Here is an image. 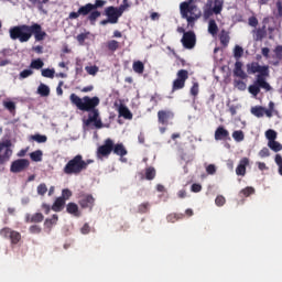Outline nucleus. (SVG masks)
<instances>
[{
	"mask_svg": "<svg viewBox=\"0 0 282 282\" xmlns=\"http://www.w3.org/2000/svg\"><path fill=\"white\" fill-rule=\"evenodd\" d=\"M220 43L223 45H228V43H230V36L228 35V33L223 32L220 35Z\"/></svg>",
	"mask_w": 282,
	"mask_h": 282,
	"instance_id": "nucleus-41",
	"label": "nucleus"
},
{
	"mask_svg": "<svg viewBox=\"0 0 282 282\" xmlns=\"http://www.w3.org/2000/svg\"><path fill=\"white\" fill-rule=\"evenodd\" d=\"M70 102L76 105L77 109L80 111H91L88 119L85 121L86 127L94 124L96 129H102V121L100 120V115L96 107L100 105V99L98 97H78L76 94L70 95Z\"/></svg>",
	"mask_w": 282,
	"mask_h": 282,
	"instance_id": "nucleus-1",
	"label": "nucleus"
},
{
	"mask_svg": "<svg viewBox=\"0 0 282 282\" xmlns=\"http://www.w3.org/2000/svg\"><path fill=\"white\" fill-rule=\"evenodd\" d=\"M206 171L209 175H215L217 167H215V165L210 164L206 167Z\"/></svg>",
	"mask_w": 282,
	"mask_h": 282,
	"instance_id": "nucleus-55",
	"label": "nucleus"
},
{
	"mask_svg": "<svg viewBox=\"0 0 282 282\" xmlns=\"http://www.w3.org/2000/svg\"><path fill=\"white\" fill-rule=\"evenodd\" d=\"M58 221V215H53L51 218H47L44 223V226L46 228H52L53 226H56Z\"/></svg>",
	"mask_w": 282,
	"mask_h": 282,
	"instance_id": "nucleus-28",
	"label": "nucleus"
},
{
	"mask_svg": "<svg viewBox=\"0 0 282 282\" xmlns=\"http://www.w3.org/2000/svg\"><path fill=\"white\" fill-rule=\"evenodd\" d=\"M230 133L224 127H218L215 131V140H224V138H228Z\"/></svg>",
	"mask_w": 282,
	"mask_h": 282,
	"instance_id": "nucleus-20",
	"label": "nucleus"
},
{
	"mask_svg": "<svg viewBox=\"0 0 282 282\" xmlns=\"http://www.w3.org/2000/svg\"><path fill=\"white\" fill-rule=\"evenodd\" d=\"M119 115L122 118H126V120H131L133 118V115L131 113L129 108H127L126 106H120L119 107Z\"/></svg>",
	"mask_w": 282,
	"mask_h": 282,
	"instance_id": "nucleus-22",
	"label": "nucleus"
},
{
	"mask_svg": "<svg viewBox=\"0 0 282 282\" xmlns=\"http://www.w3.org/2000/svg\"><path fill=\"white\" fill-rule=\"evenodd\" d=\"M183 19H186L188 25H192L202 17V11L193 2H183L180 6Z\"/></svg>",
	"mask_w": 282,
	"mask_h": 282,
	"instance_id": "nucleus-3",
	"label": "nucleus"
},
{
	"mask_svg": "<svg viewBox=\"0 0 282 282\" xmlns=\"http://www.w3.org/2000/svg\"><path fill=\"white\" fill-rule=\"evenodd\" d=\"M241 56H243V47L236 45L234 48V57L236 58V61H239Z\"/></svg>",
	"mask_w": 282,
	"mask_h": 282,
	"instance_id": "nucleus-33",
	"label": "nucleus"
},
{
	"mask_svg": "<svg viewBox=\"0 0 282 282\" xmlns=\"http://www.w3.org/2000/svg\"><path fill=\"white\" fill-rule=\"evenodd\" d=\"M132 69H133V72H135V74H143L144 73V64L140 61H137L133 63Z\"/></svg>",
	"mask_w": 282,
	"mask_h": 282,
	"instance_id": "nucleus-27",
	"label": "nucleus"
},
{
	"mask_svg": "<svg viewBox=\"0 0 282 282\" xmlns=\"http://www.w3.org/2000/svg\"><path fill=\"white\" fill-rule=\"evenodd\" d=\"M208 32L212 34V36H217V32H219V28L217 26V22H215V20L209 21Z\"/></svg>",
	"mask_w": 282,
	"mask_h": 282,
	"instance_id": "nucleus-25",
	"label": "nucleus"
},
{
	"mask_svg": "<svg viewBox=\"0 0 282 282\" xmlns=\"http://www.w3.org/2000/svg\"><path fill=\"white\" fill-rule=\"evenodd\" d=\"M45 193H47V185L42 183L37 186V195H45Z\"/></svg>",
	"mask_w": 282,
	"mask_h": 282,
	"instance_id": "nucleus-45",
	"label": "nucleus"
},
{
	"mask_svg": "<svg viewBox=\"0 0 282 282\" xmlns=\"http://www.w3.org/2000/svg\"><path fill=\"white\" fill-rule=\"evenodd\" d=\"M260 158H268V155H270V150H268L267 148L262 149L259 152Z\"/></svg>",
	"mask_w": 282,
	"mask_h": 282,
	"instance_id": "nucleus-58",
	"label": "nucleus"
},
{
	"mask_svg": "<svg viewBox=\"0 0 282 282\" xmlns=\"http://www.w3.org/2000/svg\"><path fill=\"white\" fill-rule=\"evenodd\" d=\"M186 80H188V70L181 69L176 74V79L173 82V90L184 89V85H186Z\"/></svg>",
	"mask_w": 282,
	"mask_h": 282,
	"instance_id": "nucleus-8",
	"label": "nucleus"
},
{
	"mask_svg": "<svg viewBox=\"0 0 282 282\" xmlns=\"http://www.w3.org/2000/svg\"><path fill=\"white\" fill-rule=\"evenodd\" d=\"M232 138L236 142H243L246 134L241 130H236L232 132Z\"/></svg>",
	"mask_w": 282,
	"mask_h": 282,
	"instance_id": "nucleus-29",
	"label": "nucleus"
},
{
	"mask_svg": "<svg viewBox=\"0 0 282 282\" xmlns=\"http://www.w3.org/2000/svg\"><path fill=\"white\" fill-rule=\"evenodd\" d=\"M265 138L269 140V142H272V141L276 140V131L268 130L265 132Z\"/></svg>",
	"mask_w": 282,
	"mask_h": 282,
	"instance_id": "nucleus-37",
	"label": "nucleus"
},
{
	"mask_svg": "<svg viewBox=\"0 0 282 282\" xmlns=\"http://www.w3.org/2000/svg\"><path fill=\"white\" fill-rule=\"evenodd\" d=\"M197 94H199V84L197 82H194L191 88V95L197 96Z\"/></svg>",
	"mask_w": 282,
	"mask_h": 282,
	"instance_id": "nucleus-44",
	"label": "nucleus"
},
{
	"mask_svg": "<svg viewBox=\"0 0 282 282\" xmlns=\"http://www.w3.org/2000/svg\"><path fill=\"white\" fill-rule=\"evenodd\" d=\"M12 141L9 139H4L0 141V166L10 162V158H12Z\"/></svg>",
	"mask_w": 282,
	"mask_h": 282,
	"instance_id": "nucleus-7",
	"label": "nucleus"
},
{
	"mask_svg": "<svg viewBox=\"0 0 282 282\" xmlns=\"http://www.w3.org/2000/svg\"><path fill=\"white\" fill-rule=\"evenodd\" d=\"M41 74L44 78H54L56 70L54 68H44L41 70Z\"/></svg>",
	"mask_w": 282,
	"mask_h": 282,
	"instance_id": "nucleus-31",
	"label": "nucleus"
},
{
	"mask_svg": "<svg viewBox=\"0 0 282 282\" xmlns=\"http://www.w3.org/2000/svg\"><path fill=\"white\" fill-rule=\"evenodd\" d=\"M32 74H34V70H32V68H28V69H24L20 73V80H23L25 78H30V76H32Z\"/></svg>",
	"mask_w": 282,
	"mask_h": 282,
	"instance_id": "nucleus-34",
	"label": "nucleus"
},
{
	"mask_svg": "<svg viewBox=\"0 0 282 282\" xmlns=\"http://www.w3.org/2000/svg\"><path fill=\"white\" fill-rule=\"evenodd\" d=\"M30 158L33 162H42L43 161V151L36 150L30 154Z\"/></svg>",
	"mask_w": 282,
	"mask_h": 282,
	"instance_id": "nucleus-26",
	"label": "nucleus"
},
{
	"mask_svg": "<svg viewBox=\"0 0 282 282\" xmlns=\"http://www.w3.org/2000/svg\"><path fill=\"white\" fill-rule=\"evenodd\" d=\"M224 10V0H213L207 1L204 7V19H210L213 14H219Z\"/></svg>",
	"mask_w": 282,
	"mask_h": 282,
	"instance_id": "nucleus-6",
	"label": "nucleus"
},
{
	"mask_svg": "<svg viewBox=\"0 0 282 282\" xmlns=\"http://www.w3.org/2000/svg\"><path fill=\"white\" fill-rule=\"evenodd\" d=\"M13 230L10 229V228H3L1 231H0V235L1 237H4V238H10L11 235H12Z\"/></svg>",
	"mask_w": 282,
	"mask_h": 282,
	"instance_id": "nucleus-48",
	"label": "nucleus"
},
{
	"mask_svg": "<svg viewBox=\"0 0 282 282\" xmlns=\"http://www.w3.org/2000/svg\"><path fill=\"white\" fill-rule=\"evenodd\" d=\"M100 17V11H93L89 15V21H96Z\"/></svg>",
	"mask_w": 282,
	"mask_h": 282,
	"instance_id": "nucleus-54",
	"label": "nucleus"
},
{
	"mask_svg": "<svg viewBox=\"0 0 282 282\" xmlns=\"http://www.w3.org/2000/svg\"><path fill=\"white\" fill-rule=\"evenodd\" d=\"M235 88L240 91H246L247 85L242 80H235Z\"/></svg>",
	"mask_w": 282,
	"mask_h": 282,
	"instance_id": "nucleus-40",
	"label": "nucleus"
},
{
	"mask_svg": "<svg viewBox=\"0 0 282 282\" xmlns=\"http://www.w3.org/2000/svg\"><path fill=\"white\" fill-rule=\"evenodd\" d=\"M129 8V3H127V0H123V4H121L117 10H119L120 14L122 15L124 13V10Z\"/></svg>",
	"mask_w": 282,
	"mask_h": 282,
	"instance_id": "nucleus-52",
	"label": "nucleus"
},
{
	"mask_svg": "<svg viewBox=\"0 0 282 282\" xmlns=\"http://www.w3.org/2000/svg\"><path fill=\"white\" fill-rule=\"evenodd\" d=\"M176 219H180V216H177V214H172L167 216V221L174 223Z\"/></svg>",
	"mask_w": 282,
	"mask_h": 282,
	"instance_id": "nucleus-63",
	"label": "nucleus"
},
{
	"mask_svg": "<svg viewBox=\"0 0 282 282\" xmlns=\"http://www.w3.org/2000/svg\"><path fill=\"white\" fill-rule=\"evenodd\" d=\"M234 76H237L238 78H241L242 80L248 78V74H246V72H243V63H241L240 61H237L235 64Z\"/></svg>",
	"mask_w": 282,
	"mask_h": 282,
	"instance_id": "nucleus-16",
	"label": "nucleus"
},
{
	"mask_svg": "<svg viewBox=\"0 0 282 282\" xmlns=\"http://www.w3.org/2000/svg\"><path fill=\"white\" fill-rule=\"evenodd\" d=\"M3 105L6 109H9V111H14V109H17L14 101L7 100V101H3Z\"/></svg>",
	"mask_w": 282,
	"mask_h": 282,
	"instance_id": "nucleus-46",
	"label": "nucleus"
},
{
	"mask_svg": "<svg viewBox=\"0 0 282 282\" xmlns=\"http://www.w3.org/2000/svg\"><path fill=\"white\" fill-rule=\"evenodd\" d=\"M64 207H65V199L63 197H58L54 202L52 206V210H54L55 213H61V210H63Z\"/></svg>",
	"mask_w": 282,
	"mask_h": 282,
	"instance_id": "nucleus-21",
	"label": "nucleus"
},
{
	"mask_svg": "<svg viewBox=\"0 0 282 282\" xmlns=\"http://www.w3.org/2000/svg\"><path fill=\"white\" fill-rule=\"evenodd\" d=\"M105 3H107V1L105 0H96L94 6V10H96V8H102V6H105Z\"/></svg>",
	"mask_w": 282,
	"mask_h": 282,
	"instance_id": "nucleus-57",
	"label": "nucleus"
},
{
	"mask_svg": "<svg viewBox=\"0 0 282 282\" xmlns=\"http://www.w3.org/2000/svg\"><path fill=\"white\" fill-rule=\"evenodd\" d=\"M9 239H11V243H17L18 241H21V234L13 230Z\"/></svg>",
	"mask_w": 282,
	"mask_h": 282,
	"instance_id": "nucleus-38",
	"label": "nucleus"
},
{
	"mask_svg": "<svg viewBox=\"0 0 282 282\" xmlns=\"http://www.w3.org/2000/svg\"><path fill=\"white\" fill-rule=\"evenodd\" d=\"M145 177H147V180H153L155 177V169L149 167L145 171Z\"/></svg>",
	"mask_w": 282,
	"mask_h": 282,
	"instance_id": "nucleus-43",
	"label": "nucleus"
},
{
	"mask_svg": "<svg viewBox=\"0 0 282 282\" xmlns=\"http://www.w3.org/2000/svg\"><path fill=\"white\" fill-rule=\"evenodd\" d=\"M87 164H89V161L85 162L83 156L77 155L65 165L64 173H66V175H77V173L87 169Z\"/></svg>",
	"mask_w": 282,
	"mask_h": 282,
	"instance_id": "nucleus-4",
	"label": "nucleus"
},
{
	"mask_svg": "<svg viewBox=\"0 0 282 282\" xmlns=\"http://www.w3.org/2000/svg\"><path fill=\"white\" fill-rule=\"evenodd\" d=\"M96 198L91 194H84L79 197V206L83 208H94Z\"/></svg>",
	"mask_w": 282,
	"mask_h": 282,
	"instance_id": "nucleus-13",
	"label": "nucleus"
},
{
	"mask_svg": "<svg viewBox=\"0 0 282 282\" xmlns=\"http://www.w3.org/2000/svg\"><path fill=\"white\" fill-rule=\"evenodd\" d=\"M275 164L279 166V174L282 175V158L280 154L275 155Z\"/></svg>",
	"mask_w": 282,
	"mask_h": 282,
	"instance_id": "nucleus-47",
	"label": "nucleus"
},
{
	"mask_svg": "<svg viewBox=\"0 0 282 282\" xmlns=\"http://www.w3.org/2000/svg\"><path fill=\"white\" fill-rule=\"evenodd\" d=\"M275 54H276L278 58H282V46H278L275 48Z\"/></svg>",
	"mask_w": 282,
	"mask_h": 282,
	"instance_id": "nucleus-64",
	"label": "nucleus"
},
{
	"mask_svg": "<svg viewBox=\"0 0 282 282\" xmlns=\"http://www.w3.org/2000/svg\"><path fill=\"white\" fill-rule=\"evenodd\" d=\"M259 171H268V166L263 162H257Z\"/></svg>",
	"mask_w": 282,
	"mask_h": 282,
	"instance_id": "nucleus-61",
	"label": "nucleus"
},
{
	"mask_svg": "<svg viewBox=\"0 0 282 282\" xmlns=\"http://www.w3.org/2000/svg\"><path fill=\"white\" fill-rule=\"evenodd\" d=\"M37 94L43 98H47V96H50V86L45 84H40V86L37 87Z\"/></svg>",
	"mask_w": 282,
	"mask_h": 282,
	"instance_id": "nucleus-23",
	"label": "nucleus"
},
{
	"mask_svg": "<svg viewBox=\"0 0 282 282\" xmlns=\"http://www.w3.org/2000/svg\"><path fill=\"white\" fill-rule=\"evenodd\" d=\"M248 164H250V160L248 158L241 159L236 169V175H246V166H248Z\"/></svg>",
	"mask_w": 282,
	"mask_h": 282,
	"instance_id": "nucleus-17",
	"label": "nucleus"
},
{
	"mask_svg": "<svg viewBox=\"0 0 282 282\" xmlns=\"http://www.w3.org/2000/svg\"><path fill=\"white\" fill-rule=\"evenodd\" d=\"M113 153H116V155H127V149H124V145L122 144H117L115 145L113 149Z\"/></svg>",
	"mask_w": 282,
	"mask_h": 282,
	"instance_id": "nucleus-32",
	"label": "nucleus"
},
{
	"mask_svg": "<svg viewBox=\"0 0 282 282\" xmlns=\"http://www.w3.org/2000/svg\"><path fill=\"white\" fill-rule=\"evenodd\" d=\"M106 17L108 18L109 23H118V19L122 17L119 9L116 7H108L105 9Z\"/></svg>",
	"mask_w": 282,
	"mask_h": 282,
	"instance_id": "nucleus-10",
	"label": "nucleus"
},
{
	"mask_svg": "<svg viewBox=\"0 0 282 282\" xmlns=\"http://www.w3.org/2000/svg\"><path fill=\"white\" fill-rule=\"evenodd\" d=\"M158 116H159V122H161V124H166L169 120H173V112L171 111L161 110L159 111Z\"/></svg>",
	"mask_w": 282,
	"mask_h": 282,
	"instance_id": "nucleus-19",
	"label": "nucleus"
},
{
	"mask_svg": "<svg viewBox=\"0 0 282 282\" xmlns=\"http://www.w3.org/2000/svg\"><path fill=\"white\" fill-rule=\"evenodd\" d=\"M254 193V188L252 187H246L245 189L241 191V194L245 195V197H250Z\"/></svg>",
	"mask_w": 282,
	"mask_h": 282,
	"instance_id": "nucleus-50",
	"label": "nucleus"
},
{
	"mask_svg": "<svg viewBox=\"0 0 282 282\" xmlns=\"http://www.w3.org/2000/svg\"><path fill=\"white\" fill-rule=\"evenodd\" d=\"M82 235H89L91 232V228L89 227L88 224H85L82 229H80Z\"/></svg>",
	"mask_w": 282,
	"mask_h": 282,
	"instance_id": "nucleus-51",
	"label": "nucleus"
},
{
	"mask_svg": "<svg viewBox=\"0 0 282 282\" xmlns=\"http://www.w3.org/2000/svg\"><path fill=\"white\" fill-rule=\"evenodd\" d=\"M247 70L248 74H259L257 75L254 83L249 86V94L257 97L259 96L261 89H264L265 91L272 90V86H270V84L265 82L267 76H270V70L268 69V66H261L258 63H251L247 65Z\"/></svg>",
	"mask_w": 282,
	"mask_h": 282,
	"instance_id": "nucleus-2",
	"label": "nucleus"
},
{
	"mask_svg": "<svg viewBox=\"0 0 282 282\" xmlns=\"http://www.w3.org/2000/svg\"><path fill=\"white\" fill-rule=\"evenodd\" d=\"M199 191H202V185H199V184H193L192 185V192L193 193H199Z\"/></svg>",
	"mask_w": 282,
	"mask_h": 282,
	"instance_id": "nucleus-62",
	"label": "nucleus"
},
{
	"mask_svg": "<svg viewBox=\"0 0 282 282\" xmlns=\"http://www.w3.org/2000/svg\"><path fill=\"white\" fill-rule=\"evenodd\" d=\"M31 138H32V140H34L35 142H39V143L47 142V137L42 135V134H35Z\"/></svg>",
	"mask_w": 282,
	"mask_h": 282,
	"instance_id": "nucleus-42",
	"label": "nucleus"
},
{
	"mask_svg": "<svg viewBox=\"0 0 282 282\" xmlns=\"http://www.w3.org/2000/svg\"><path fill=\"white\" fill-rule=\"evenodd\" d=\"M30 232H32L33 235H39V232H41V227L34 225L30 227Z\"/></svg>",
	"mask_w": 282,
	"mask_h": 282,
	"instance_id": "nucleus-56",
	"label": "nucleus"
},
{
	"mask_svg": "<svg viewBox=\"0 0 282 282\" xmlns=\"http://www.w3.org/2000/svg\"><path fill=\"white\" fill-rule=\"evenodd\" d=\"M10 37L13 41L19 39L20 43H28L32 39V28L28 25L14 26L10 29Z\"/></svg>",
	"mask_w": 282,
	"mask_h": 282,
	"instance_id": "nucleus-5",
	"label": "nucleus"
},
{
	"mask_svg": "<svg viewBox=\"0 0 282 282\" xmlns=\"http://www.w3.org/2000/svg\"><path fill=\"white\" fill-rule=\"evenodd\" d=\"M85 70L87 72V74H89L90 76H96V74H98V66H86Z\"/></svg>",
	"mask_w": 282,
	"mask_h": 282,
	"instance_id": "nucleus-39",
	"label": "nucleus"
},
{
	"mask_svg": "<svg viewBox=\"0 0 282 282\" xmlns=\"http://www.w3.org/2000/svg\"><path fill=\"white\" fill-rule=\"evenodd\" d=\"M215 202L216 206H224V204H226V198L224 196H217Z\"/></svg>",
	"mask_w": 282,
	"mask_h": 282,
	"instance_id": "nucleus-53",
	"label": "nucleus"
},
{
	"mask_svg": "<svg viewBox=\"0 0 282 282\" xmlns=\"http://www.w3.org/2000/svg\"><path fill=\"white\" fill-rule=\"evenodd\" d=\"M195 33L193 32H186L182 37V43L187 50H193V47H195Z\"/></svg>",
	"mask_w": 282,
	"mask_h": 282,
	"instance_id": "nucleus-12",
	"label": "nucleus"
},
{
	"mask_svg": "<svg viewBox=\"0 0 282 282\" xmlns=\"http://www.w3.org/2000/svg\"><path fill=\"white\" fill-rule=\"evenodd\" d=\"M43 65H45V63H43L41 58H37L31 62L30 67L31 69H43Z\"/></svg>",
	"mask_w": 282,
	"mask_h": 282,
	"instance_id": "nucleus-30",
	"label": "nucleus"
},
{
	"mask_svg": "<svg viewBox=\"0 0 282 282\" xmlns=\"http://www.w3.org/2000/svg\"><path fill=\"white\" fill-rule=\"evenodd\" d=\"M69 197H72V191H69L68 188L63 189L62 191V199L67 200L69 199Z\"/></svg>",
	"mask_w": 282,
	"mask_h": 282,
	"instance_id": "nucleus-49",
	"label": "nucleus"
},
{
	"mask_svg": "<svg viewBox=\"0 0 282 282\" xmlns=\"http://www.w3.org/2000/svg\"><path fill=\"white\" fill-rule=\"evenodd\" d=\"M66 212L69 215H73V217H80V215H82L80 208L78 207V205L76 203H68L66 206Z\"/></svg>",
	"mask_w": 282,
	"mask_h": 282,
	"instance_id": "nucleus-18",
	"label": "nucleus"
},
{
	"mask_svg": "<svg viewBox=\"0 0 282 282\" xmlns=\"http://www.w3.org/2000/svg\"><path fill=\"white\" fill-rule=\"evenodd\" d=\"M251 113L256 116V118H263L264 116H267V118H272V110L259 106L251 108Z\"/></svg>",
	"mask_w": 282,
	"mask_h": 282,
	"instance_id": "nucleus-14",
	"label": "nucleus"
},
{
	"mask_svg": "<svg viewBox=\"0 0 282 282\" xmlns=\"http://www.w3.org/2000/svg\"><path fill=\"white\" fill-rule=\"evenodd\" d=\"M30 166V161L26 159H18L11 163L10 171L11 173H21Z\"/></svg>",
	"mask_w": 282,
	"mask_h": 282,
	"instance_id": "nucleus-9",
	"label": "nucleus"
},
{
	"mask_svg": "<svg viewBox=\"0 0 282 282\" xmlns=\"http://www.w3.org/2000/svg\"><path fill=\"white\" fill-rule=\"evenodd\" d=\"M33 221H43V214H35L33 217H32Z\"/></svg>",
	"mask_w": 282,
	"mask_h": 282,
	"instance_id": "nucleus-60",
	"label": "nucleus"
},
{
	"mask_svg": "<svg viewBox=\"0 0 282 282\" xmlns=\"http://www.w3.org/2000/svg\"><path fill=\"white\" fill-rule=\"evenodd\" d=\"M259 21L257 20V18L252 17L249 19V25H251V28H257Z\"/></svg>",
	"mask_w": 282,
	"mask_h": 282,
	"instance_id": "nucleus-59",
	"label": "nucleus"
},
{
	"mask_svg": "<svg viewBox=\"0 0 282 282\" xmlns=\"http://www.w3.org/2000/svg\"><path fill=\"white\" fill-rule=\"evenodd\" d=\"M32 34H34V37L36 41H43V39H45V36H46L45 31H43L41 29V25H39V24L31 25V36H32Z\"/></svg>",
	"mask_w": 282,
	"mask_h": 282,
	"instance_id": "nucleus-15",
	"label": "nucleus"
},
{
	"mask_svg": "<svg viewBox=\"0 0 282 282\" xmlns=\"http://www.w3.org/2000/svg\"><path fill=\"white\" fill-rule=\"evenodd\" d=\"M113 151V141L108 139L105 141V144L98 148L97 158L102 159L107 158Z\"/></svg>",
	"mask_w": 282,
	"mask_h": 282,
	"instance_id": "nucleus-11",
	"label": "nucleus"
},
{
	"mask_svg": "<svg viewBox=\"0 0 282 282\" xmlns=\"http://www.w3.org/2000/svg\"><path fill=\"white\" fill-rule=\"evenodd\" d=\"M91 10H94V4H91V3H87L86 6H83L78 9L79 14L82 17H87V14H89V12H91Z\"/></svg>",
	"mask_w": 282,
	"mask_h": 282,
	"instance_id": "nucleus-24",
	"label": "nucleus"
},
{
	"mask_svg": "<svg viewBox=\"0 0 282 282\" xmlns=\"http://www.w3.org/2000/svg\"><path fill=\"white\" fill-rule=\"evenodd\" d=\"M118 47H120V44L118 43V41L111 40L108 42V50H110L111 52H116Z\"/></svg>",
	"mask_w": 282,
	"mask_h": 282,
	"instance_id": "nucleus-36",
	"label": "nucleus"
},
{
	"mask_svg": "<svg viewBox=\"0 0 282 282\" xmlns=\"http://www.w3.org/2000/svg\"><path fill=\"white\" fill-rule=\"evenodd\" d=\"M268 144L272 149V151H281L282 150L281 143L276 142L275 140L269 141Z\"/></svg>",
	"mask_w": 282,
	"mask_h": 282,
	"instance_id": "nucleus-35",
	"label": "nucleus"
}]
</instances>
